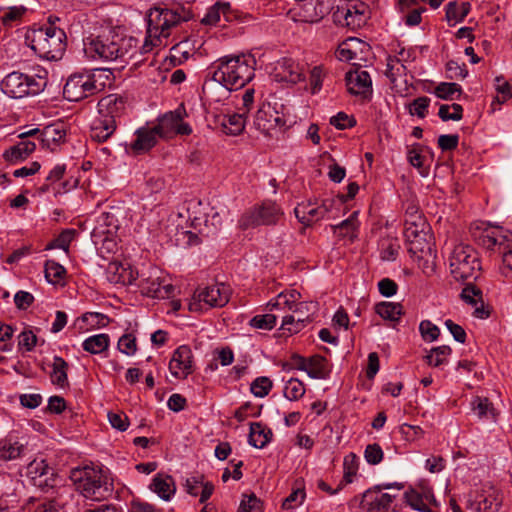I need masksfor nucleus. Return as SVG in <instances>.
Listing matches in <instances>:
<instances>
[{"label":"nucleus","instance_id":"1","mask_svg":"<svg viewBox=\"0 0 512 512\" xmlns=\"http://www.w3.org/2000/svg\"><path fill=\"white\" fill-rule=\"evenodd\" d=\"M450 271L457 281L466 282L461 292V299L475 307L473 315L480 319L489 317V310L484 307L482 290L471 281L476 280L481 273L478 253L469 245H457L450 256Z\"/></svg>","mask_w":512,"mask_h":512},{"label":"nucleus","instance_id":"2","mask_svg":"<svg viewBox=\"0 0 512 512\" xmlns=\"http://www.w3.org/2000/svg\"><path fill=\"white\" fill-rule=\"evenodd\" d=\"M84 53L88 58L119 62L121 67L129 64L138 52V40L124 36L114 29L84 39Z\"/></svg>","mask_w":512,"mask_h":512},{"label":"nucleus","instance_id":"3","mask_svg":"<svg viewBox=\"0 0 512 512\" xmlns=\"http://www.w3.org/2000/svg\"><path fill=\"white\" fill-rule=\"evenodd\" d=\"M192 18L191 10L181 5L171 8L167 6L151 8L147 14L146 37L140 53L145 54L152 51L154 47L166 46L172 29Z\"/></svg>","mask_w":512,"mask_h":512},{"label":"nucleus","instance_id":"4","mask_svg":"<svg viewBox=\"0 0 512 512\" xmlns=\"http://www.w3.org/2000/svg\"><path fill=\"white\" fill-rule=\"evenodd\" d=\"M255 63V58L251 55L224 56L215 62L212 72L222 83L237 90L252 80Z\"/></svg>","mask_w":512,"mask_h":512},{"label":"nucleus","instance_id":"5","mask_svg":"<svg viewBox=\"0 0 512 512\" xmlns=\"http://www.w3.org/2000/svg\"><path fill=\"white\" fill-rule=\"evenodd\" d=\"M30 47L47 60L61 59L66 49V34L63 29L50 25L32 30L26 36Z\"/></svg>","mask_w":512,"mask_h":512},{"label":"nucleus","instance_id":"6","mask_svg":"<svg viewBox=\"0 0 512 512\" xmlns=\"http://www.w3.org/2000/svg\"><path fill=\"white\" fill-rule=\"evenodd\" d=\"M70 479L76 486V490L85 498L100 501L112 493V484L100 470L85 466L75 468L70 473Z\"/></svg>","mask_w":512,"mask_h":512},{"label":"nucleus","instance_id":"7","mask_svg":"<svg viewBox=\"0 0 512 512\" xmlns=\"http://www.w3.org/2000/svg\"><path fill=\"white\" fill-rule=\"evenodd\" d=\"M47 79L40 75H28L21 72H11L1 82L3 93L11 98H23L37 95L44 90Z\"/></svg>","mask_w":512,"mask_h":512},{"label":"nucleus","instance_id":"8","mask_svg":"<svg viewBox=\"0 0 512 512\" xmlns=\"http://www.w3.org/2000/svg\"><path fill=\"white\" fill-rule=\"evenodd\" d=\"M477 240L485 249L501 255L503 266L512 271V232L501 228H485Z\"/></svg>","mask_w":512,"mask_h":512},{"label":"nucleus","instance_id":"9","mask_svg":"<svg viewBox=\"0 0 512 512\" xmlns=\"http://www.w3.org/2000/svg\"><path fill=\"white\" fill-rule=\"evenodd\" d=\"M282 215L283 212L278 205L267 201L243 213L238 221V226L240 229L246 230L260 225H275Z\"/></svg>","mask_w":512,"mask_h":512},{"label":"nucleus","instance_id":"10","mask_svg":"<svg viewBox=\"0 0 512 512\" xmlns=\"http://www.w3.org/2000/svg\"><path fill=\"white\" fill-rule=\"evenodd\" d=\"M101 84H97L95 75L91 73H75L71 75L64 85L63 95L71 102H78L100 91Z\"/></svg>","mask_w":512,"mask_h":512},{"label":"nucleus","instance_id":"11","mask_svg":"<svg viewBox=\"0 0 512 512\" xmlns=\"http://www.w3.org/2000/svg\"><path fill=\"white\" fill-rule=\"evenodd\" d=\"M229 287L224 284H215L198 289L189 303L192 312L202 311V303L209 307H223L229 302Z\"/></svg>","mask_w":512,"mask_h":512},{"label":"nucleus","instance_id":"12","mask_svg":"<svg viewBox=\"0 0 512 512\" xmlns=\"http://www.w3.org/2000/svg\"><path fill=\"white\" fill-rule=\"evenodd\" d=\"M345 81L349 93L367 97L372 93V80L366 70L356 68L346 73Z\"/></svg>","mask_w":512,"mask_h":512},{"label":"nucleus","instance_id":"13","mask_svg":"<svg viewBox=\"0 0 512 512\" xmlns=\"http://www.w3.org/2000/svg\"><path fill=\"white\" fill-rule=\"evenodd\" d=\"M126 98L118 94H109L102 97L98 102V113L100 116L117 121L126 110Z\"/></svg>","mask_w":512,"mask_h":512},{"label":"nucleus","instance_id":"14","mask_svg":"<svg viewBox=\"0 0 512 512\" xmlns=\"http://www.w3.org/2000/svg\"><path fill=\"white\" fill-rule=\"evenodd\" d=\"M405 502L418 512H432L430 505L435 503L434 494L426 487L411 488L404 493Z\"/></svg>","mask_w":512,"mask_h":512},{"label":"nucleus","instance_id":"15","mask_svg":"<svg viewBox=\"0 0 512 512\" xmlns=\"http://www.w3.org/2000/svg\"><path fill=\"white\" fill-rule=\"evenodd\" d=\"M192 351L189 346H179L173 353L169 363V370L175 377H180V372L183 373V378H186L192 373Z\"/></svg>","mask_w":512,"mask_h":512},{"label":"nucleus","instance_id":"16","mask_svg":"<svg viewBox=\"0 0 512 512\" xmlns=\"http://www.w3.org/2000/svg\"><path fill=\"white\" fill-rule=\"evenodd\" d=\"M210 77L207 78L202 86V92L206 99L214 102H223L230 97L231 92L234 90L232 87L222 83L216 78V74L209 72Z\"/></svg>","mask_w":512,"mask_h":512},{"label":"nucleus","instance_id":"17","mask_svg":"<svg viewBox=\"0 0 512 512\" xmlns=\"http://www.w3.org/2000/svg\"><path fill=\"white\" fill-rule=\"evenodd\" d=\"M74 497L69 488H62L57 491L56 496L39 503L33 512H67V505Z\"/></svg>","mask_w":512,"mask_h":512},{"label":"nucleus","instance_id":"18","mask_svg":"<svg viewBox=\"0 0 512 512\" xmlns=\"http://www.w3.org/2000/svg\"><path fill=\"white\" fill-rule=\"evenodd\" d=\"M503 495L494 486H485L477 499L478 512H498L502 506Z\"/></svg>","mask_w":512,"mask_h":512},{"label":"nucleus","instance_id":"19","mask_svg":"<svg viewBox=\"0 0 512 512\" xmlns=\"http://www.w3.org/2000/svg\"><path fill=\"white\" fill-rule=\"evenodd\" d=\"M223 16L226 22H232L238 18V12L231 8L229 2L217 1L202 18L204 25H216Z\"/></svg>","mask_w":512,"mask_h":512},{"label":"nucleus","instance_id":"20","mask_svg":"<svg viewBox=\"0 0 512 512\" xmlns=\"http://www.w3.org/2000/svg\"><path fill=\"white\" fill-rule=\"evenodd\" d=\"M136 139L130 144V149L134 154H141L152 149L159 138L158 132L154 127H141L135 132Z\"/></svg>","mask_w":512,"mask_h":512},{"label":"nucleus","instance_id":"21","mask_svg":"<svg viewBox=\"0 0 512 512\" xmlns=\"http://www.w3.org/2000/svg\"><path fill=\"white\" fill-rule=\"evenodd\" d=\"M376 492L368 490L363 495L362 504L369 512H386L390 508L395 495L389 493Z\"/></svg>","mask_w":512,"mask_h":512},{"label":"nucleus","instance_id":"22","mask_svg":"<svg viewBox=\"0 0 512 512\" xmlns=\"http://www.w3.org/2000/svg\"><path fill=\"white\" fill-rule=\"evenodd\" d=\"M66 130L61 123L51 124L41 130L38 140L44 148L54 151L60 143L65 141Z\"/></svg>","mask_w":512,"mask_h":512},{"label":"nucleus","instance_id":"23","mask_svg":"<svg viewBox=\"0 0 512 512\" xmlns=\"http://www.w3.org/2000/svg\"><path fill=\"white\" fill-rule=\"evenodd\" d=\"M117 123L114 120L98 116L91 125L90 137L92 140L102 143L107 141L116 131Z\"/></svg>","mask_w":512,"mask_h":512},{"label":"nucleus","instance_id":"24","mask_svg":"<svg viewBox=\"0 0 512 512\" xmlns=\"http://www.w3.org/2000/svg\"><path fill=\"white\" fill-rule=\"evenodd\" d=\"M470 406L479 420L492 422L497 420L498 412L487 397L475 396L471 400Z\"/></svg>","mask_w":512,"mask_h":512},{"label":"nucleus","instance_id":"25","mask_svg":"<svg viewBox=\"0 0 512 512\" xmlns=\"http://www.w3.org/2000/svg\"><path fill=\"white\" fill-rule=\"evenodd\" d=\"M300 294L296 291L292 292H281L279 293L274 300H271L267 306L270 310L279 309V308H288L289 310H293L295 313L302 311L303 308H307V303H298Z\"/></svg>","mask_w":512,"mask_h":512},{"label":"nucleus","instance_id":"26","mask_svg":"<svg viewBox=\"0 0 512 512\" xmlns=\"http://www.w3.org/2000/svg\"><path fill=\"white\" fill-rule=\"evenodd\" d=\"M150 489L165 501L170 500L176 491L173 478L163 474H157L153 478Z\"/></svg>","mask_w":512,"mask_h":512},{"label":"nucleus","instance_id":"27","mask_svg":"<svg viewBox=\"0 0 512 512\" xmlns=\"http://www.w3.org/2000/svg\"><path fill=\"white\" fill-rule=\"evenodd\" d=\"M331 369L328 360L321 355H313L308 358L306 373L313 379L329 378Z\"/></svg>","mask_w":512,"mask_h":512},{"label":"nucleus","instance_id":"28","mask_svg":"<svg viewBox=\"0 0 512 512\" xmlns=\"http://www.w3.org/2000/svg\"><path fill=\"white\" fill-rule=\"evenodd\" d=\"M68 368L69 364L62 357L54 356L50 373L51 383L62 389L68 387Z\"/></svg>","mask_w":512,"mask_h":512},{"label":"nucleus","instance_id":"29","mask_svg":"<svg viewBox=\"0 0 512 512\" xmlns=\"http://www.w3.org/2000/svg\"><path fill=\"white\" fill-rule=\"evenodd\" d=\"M271 429L267 428L260 422H252L250 424V433L248 442L255 448L265 447L272 438Z\"/></svg>","mask_w":512,"mask_h":512},{"label":"nucleus","instance_id":"30","mask_svg":"<svg viewBox=\"0 0 512 512\" xmlns=\"http://www.w3.org/2000/svg\"><path fill=\"white\" fill-rule=\"evenodd\" d=\"M180 113L177 111L166 113L159 118L157 125L154 126L158 132L159 138L169 139L175 135Z\"/></svg>","mask_w":512,"mask_h":512},{"label":"nucleus","instance_id":"31","mask_svg":"<svg viewBox=\"0 0 512 512\" xmlns=\"http://www.w3.org/2000/svg\"><path fill=\"white\" fill-rule=\"evenodd\" d=\"M36 148V144L30 140H22L18 144L10 147L3 154L8 162H17L26 159Z\"/></svg>","mask_w":512,"mask_h":512},{"label":"nucleus","instance_id":"32","mask_svg":"<svg viewBox=\"0 0 512 512\" xmlns=\"http://www.w3.org/2000/svg\"><path fill=\"white\" fill-rule=\"evenodd\" d=\"M246 125V115L244 112L234 113L232 115H224L221 120L223 131L229 135H239L242 133Z\"/></svg>","mask_w":512,"mask_h":512},{"label":"nucleus","instance_id":"33","mask_svg":"<svg viewBox=\"0 0 512 512\" xmlns=\"http://www.w3.org/2000/svg\"><path fill=\"white\" fill-rule=\"evenodd\" d=\"M25 446L13 437L0 440V460L8 461L20 457Z\"/></svg>","mask_w":512,"mask_h":512},{"label":"nucleus","instance_id":"34","mask_svg":"<svg viewBox=\"0 0 512 512\" xmlns=\"http://www.w3.org/2000/svg\"><path fill=\"white\" fill-rule=\"evenodd\" d=\"M420 220L421 229H419V224L416 221H406L405 222V230L404 236L408 242L412 245L409 249L411 252L415 249H420L416 244H421V241H426V234L424 233L425 222Z\"/></svg>","mask_w":512,"mask_h":512},{"label":"nucleus","instance_id":"35","mask_svg":"<svg viewBox=\"0 0 512 512\" xmlns=\"http://www.w3.org/2000/svg\"><path fill=\"white\" fill-rule=\"evenodd\" d=\"M272 112L273 108L268 103H262L255 116H254V126L257 130L261 131L264 134H269L272 130Z\"/></svg>","mask_w":512,"mask_h":512},{"label":"nucleus","instance_id":"36","mask_svg":"<svg viewBox=\"0 0 512 512\" xmlns=\"http://www.w3.org/2000/svg\"><path fill=\"white\" fill-rule=\"evenodd\" d=\"M45 471L46 472L43 474L42 477H34L33 485L43 492H49L50 490H52V493H55L56 495L57 491L62 489V487L56 489L58 483L60 482V478L57 476L55 470L50 466ZM63 488L65 487L63 486Z\"/></svg>","mask_w":512,"mask_h":512},{"label":"nucleus","instance_id":"37","mask_svg":"<svg viewBox=\"0 0 512 512\" xmlns=\"http://www.w3.org/2000/svg\"><path fill=\"white\" fill-rule=\"evenodd\" d=\"M375 311L385 320L398 322L403 314V306L395 302H381L376 305Z\"/></svg>","mask_w":512,"mask_h":512},{"label":"nucleus","instance_id":"38","mask_svg":"<svg viewBox=\"0 0 512 512\" xmlns=\"http://www.w3.org/2000/svg\"><path fill=\"white\" fill-rule=\"evenodd\" d=\"M110 339L107 334H97L84 340L82 347L91 354H99L108 349Z\"/></svg>","mask_w":512,"mask_h":512},{"label":"nucleus","instance_id":"39","mask_svg":"<svg viewBox=\"0 0 512 512\" xmlns=\"http://www.w3.org/2000/svg\"><path fill=\"white\" fill-rule=\"evenodd\" d=\"M282 80L296 84L304 79L302 69L291 59H284L282 64Z\"/></svg>","mask_w":512,"mask_h":512},{"label":"nucleus","instance_id":"40","mask_svg":"<svg viewBox=\"0 0 512 512\" xmlns=\"http://www.w3.org/2000/svg\"><path fill=\"white\" fill-rule=\"evenodd\" d=\"M470 8L469 2H462L460 5L455 1L449 2L446 6V18L449 22L454 21L453 25H455L465 19Z\"/></svg>","mask_w":512,"mask_h":512},{"label":"nucleus","instance_id":"41","mask_svg":"<svg viewBox=\"0 0 512 512\" xmlns=\"http://www.w3.org/2000/svg\"><path fill=\"white\" fill-rule=\"evenodd\" d=\"M462 93V88L459 84L454 82H441L435 89L434 94L442 100L459 99Z\"/></svg>","mask_w":512,"mask_h":512},{"label":"nucleus","instance_id":"42","mask_svg":"<svg viewBox=\"0 0 512 512\" xmlns=\"http://www.w3.org/2000/svg\"><path fill=\"white\" fill-rule=\"evenodd\" d=\"M44 272L46 280L51 284L60 283L66 275V269L54 260L45 262Z\"/></svg>","mask_w":512,"mask_h":512},{"label":"nucleus","instance_id":"43","mask_svg":"<svg viewBox=\"0 0 512 512\" xmlns=\"http://www.w3.org/2000/svg\"><path fill=\"white\" fill-rule=\"evenodd\" d=\"M400 245L396 239L383 238L379 242L380 258L383 261H394L398 256Z\"/></svg>","mask_w":512,"mask_h":512},{"label":"nucleus","instance_id":"44","mask_svg":"<svg viewBox=\"0 0 512 512\" xmlns=\"http://www.w3.org/2000/svg\"><path fill=\"white\" fill-rule=\"evenodd\" d=\"M452 350L447 345L434 347L430 353L426 355L428 365L439 367L447 362V357L451 354Z\"/></svg>","mask_w":512,"mask_h":512},{"label":"nucleus","instance_id":"45","mask_svg":"<svg viewBox=\"0 0 512 512\" xmlns=\"http://www.w3.org/2000/svg\"><path fill=\"white\" fill-rule=\"evenodd\" d=\"M305 394V385L297 378H291L286 382L284 396L291 400H298Z\"/></svg>","mask_w":512,"mask_h":512},{"label":"nucleus","instance_id":"46","mask_svg":"<svg viewBox=\"0 0 512 512\" xmlns=\"http://www.w3.org/2000/svg\"><path fill=\"white\" fill-rule=\"evenodd\" d=\"M438 116L443 121H459L463 117V107L457 103H453L452 105L443 104L439 108Z\"/></svg>","mask_w":512,"mask_h":512},{"label":"nucleus","instance_id":"47","mask_svg":"<svg viewBox=\"0 0 512 512\" xmlns=\"http://www.w3.org/2000/svg\"><path fill=\"white\" fill-rule=\"evenodd\" d=\"M273 387L272 381L265 376L257 377L250 385V391L255 397L263 398Z\"/></svg>","mask_w":512,"mask_h":512},{"label":"nucleus","instance_id":"48","mask_svg":"<svg viewBox=\"0 0 512 512\" xmlns=\"http://www.w3.org/2000/svg\"><path fill=\"white\" fill-rule=\"evenodd\" d=\"M343 469L344 476L341 482H343V484L351 483L358 470L357 456L354 453H350L344 457Z\"/></svg>","mask_w":512,"mask_h":512},{"label":"nucleus","instance_id":"49","mask_svg":"<svg viewBox=\"0 0 512 512\" xmlns=\"http://www.w3.org/2000/svg\"><path fill=\"white\" fill-rule=\"evenodd\" d=\"M75 235V230L73 229H66L62 231L57 238H55L52 242H50L46 246V250L59 248L63 249L64 251H68L69 245L71 241L73 240V237Z\"/></svg>","mask_w":512,"mask_h":512},{"label":"nucleus","instance_id":"50","mask_svg":"<svg viewBox=\"0 0 512 512\" xmlns=\"http://www.w3.org/2000/svg\"><path fill=\"white\" fill-rule=\"evenodd\" d=\"M141 277L139 287L141 288L142 293L148 297L157 298L158 290H160V284L162 282L159 277L144 278V274H141Z\"/></svg>","mask_w":512,"mask_h":512},{"label":"nucleus","instance_id":"51","mask_svg":"<svg viewBox=\"0 0 512 512\" xmlns=\"http://www.w3.org/2000/svg\"><path fill=\"white\" fill-rule=\"evenodd\" d=\"M307 318H296L294 315H287L283 317L281 329L288 331L290 334L298 333L305 326Z\"/></svg>","mask_w":512,"mask_h":512},{"label":"nucleus","instance_id":"52","mask_svg":"<svg viewBox=\"0 0 512 512\" xmlns=\"http://www.w3.org/2000/svg\"><path fill=\"white\" fill-rule=\"evenodd\" d=\"M419 331L424 341L429 342L437 340L440 335V329L430 320L421 321L419 325Z\"/></svg>","mask_w":512,"mask_h":512},{"label":"nucleus","instance_id":"53","mask_svg":"<svg viewBox=\"0 0 512 512\" xmlns=\"http://www.w3.org/2000/svg\"><path fill=\"white\" fill-rule=\"evenodd\" d=\"M277 316L273 314L256 315L250 325L257 329L271 330L276 325Z\"/></svg>","mask_w":512,"mask_h":512},{"label":"nucleus","instance_id":"54","mask_svg":"<svg viewBox=\"0 0 512 512\" xmlns=\"http://www.w3.org/2000/svg\"><path fill=\"white\" fill-rule=\"evenodd\" d=\"M238 512H262V503L253 493L244 495Z\"/></svg>","mask_w":512,"mask_h":512},{"label":"nucleus","instance_id":"55","mask_svg":"<svg viewBox=\"0 0 512 512\" xmlns=\"http://www.w3.org/2000/svg\"><path fill=\"white\" fill-rule=\"evenodd\" d=\"M429 104L430 99L428 97H418L414 99L413 102L409 105V112L411 115H416L423 119L427 114Z\"/></svg>","mask_w":512,"mask_h":512},{"label":"nucleus","instance_id":"56","mask_svg":"<svg viewBox=\"0 0 512 512\" xmlns=\"http://www.w3.org/2000/svg\"><path fill=\"white\" fill-rule=\"evenodd\" d=\"M122 274L120 276H109V281L115 284L131 285L133 284L138 276V272H134L130 267L122 268Z\"/></svg>","mask_w":512,"mask_h":512},{"label":"nucleus","instance_id":"57","mask_svg":"<svg viewBox=\"0 0 512 512\" xmlns=\"http://www.w3.org/2000/svg\"><path fill=\"white\" fill-rule=\"evenodd\" d=\"M383 455V450L377 443L367 445L364 451V457L371 465L379 464L383 459Z\"/></svg>","mask_w":512,"mask_h":512},{"label":"nucleus","instance_id":"58","mask_svg":"<svg viewBox=\"0 0 512 512\" xmlns=\"http://www.w3.org/2000/svg\"><path fill=\"white\" fill-rule=\"evenodd\" d=\"M118 349L128 356L135 354L137 350L136 338L132 334H124L118 340Z\"/></svg>","mask_w":512,"mask_h":512},{"label":"nucleus","instance_id":"59","mask_svg":"<svg viewBox=\"0 0 512 512\" xmlns=\"http://www.w3.org/2000/svg\"><path fill=\"white\" fill-rule=\"evenodd\" d=\"M25 12L26 8L23 6L10 7L1 15L2 22L4 25L11 26L14 22L20 20Z\"/></svg>","mask_w":512,"mask_h":512},{"label":"nucleus","instance_id":"60","mask_svg":"<svg viewBox=\"0 0 512 512\" xmlns=\"http://www.w3.org/2000/svg\"><path fill=\"white\" fill-rule=\"evenodd\" d=\"M81 320L91 327H105L110 321L108 316L98 312H87L82 315Z\"/></svg>","mask_w":512,"mask_h":512},{"label":"nucleus","instance_id":"61","mask_svg":"<svg viewBox=\"0 0 512 512\" xmlns=\"http://www.w3.org/2000/svg\"><path fill=\"white\" fill-rule=\"evenodd\" d=\"M49 465L45 462V460H34L27 467V476L30 479L31 483H34V477L40 478L46 472Z\"/></svg>","mask_w":512,"mask_h":512},{"label":"nucleus","instance_id":"62","mask_svg":"<svg viewBox=\"0 0 512 512\" xmlns=\"http://www.w3.org/2000/svg\"><path fill=\"white\" fill-rule=\"evenodd\" d=\"M408 161L409 163L418 169L419 173L425 177L428 175V169L423 165V156L420 153V150L416 147H413L408 152Z\"/></svg>","mask_w":512,"mask_h":512},{"label":"nucleus","instance_id":"63","mask_svg":"<svg viewBox=\"0 0 512 512\" xmlns=\"http://www.w3.org/2000/svg\"><path fill=\"white\" fill-rule=\"evenodd\" d=\"M330 124L337 129L344 130L353 127L356 124V120L344 112H339L330 119Z\"/></svg>","mask_w":512,"mask_h":512},{"label":"nucleus","instance_id":"64","mask_svg":"<svg viewBox=\"0 0 512 512\" xmlns=\"http://www.w3.org/2000/svg\"><path fill=\"white\" fill-rule=\"evenodd\" d=\"M459 136L457 134H443L438 138V146L443 151H451L457 148Z\"/></svg>","mask_w":512,"mask_h":512}]
</instances>
